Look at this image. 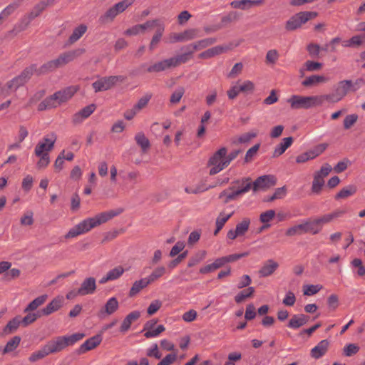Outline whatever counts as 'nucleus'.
Instances as JSON below:
<instances>
[{"instance_id":"nucleus-43","label":"nucleus","mask_w":365,"mask_h":365,"mask_svg":"<svg viewBox=\"0 0 365 365\" xmlns=\"http://www.w3.org/2000/svg\"><path fill=\"white\" fill-rule=\"evenodd\" d=\"M206 254L207 252L205 250L198 251L189 259L187 267H192L199 264L205 258Z\"/></svg>"},{"instance_id":"nucleus-4","label":"nucleus","mask_w":365,"mask_h":365,"mask_svg":"<svg viewBox=\"0 0 365 365\" xmlns=\"http://www.w3.org/2000/svg\"><path fill=\"white\" fill-rule=\"evenodd\" d=\"M287 103L290 104L292 109L297 110L320 106L324 103V101L322 95L312 96L293 95L287 99Z\"/></svg>"},{"instance_id":"nucleus-17","label":"nucleus","mask_w":365,"mask_h":365,"mask_svg":"<svg viewBox=\"0 0 365 365\" xmlns=\"http://www.w3.org/2000/svg\"><path fill=\"white\" fill-rule=\"evenodd\" d=\"M63 302V297H56L44 308L40 309V313L42 314V316H48L52 313L58 311L62 307Z\"/></svg>"},{"instance_id":"nucleus-55","label":"nucleus","mask_w":365,"mask_h":365,"mask_svg":"<svg viewBox=\"0 0 365 365\" xmlns=\"http://www.w3.org/2000/svg\"><path fill=\"white\" fill-rule=\"evenodd\" d=\"M275 215L276 212L274 210H269L260 214L259 220L264 224L268 223L274 219Z\"/></svg>"},{"instance_id":"nucleus-16","label":"nucleus","mask_w":365,"mask_h":365,"mask_svg":"<svg viewBox=\"0 0 365 365\" xmlns=\"http://www.w3.org/2000/svg\"><path fill=\"white\" fill-rule=\"evenodd\" d=\"M232 185H235V188L237 187V189L235 190L237 192H239L240 195L247 192L251 189L253 190V182L250 177L234 180L232 182Z\"/></svg>"},{"instance_id":"nucleus-2","label":"nucleus","mask_w":365,"mask_h":365,"mask_svg":"<svg viewBox=\"0 0 365 365\" xmlns=\"http://www.w3.org/2000/svg\"><path fill=\"white\" fill-rule=\"evenodd\" d=\"M86 52L83 48H78L58 56L56 59L48 61L38 68L37 76L45 75L56 71L57 68L64 66L74 59L81 56Z\"/></svg>"},{"instance_id":"nucleus-37","label":"nucleus","mask_w":365,"mask_h":365,"mask_svg":"<svg viewBox=\"0 0 365 365\" xmlns=\"http://www.w3.org/2000/svg\"><path fill=\"white\" fill-rule=\"evenodd\" d=\"M229 190H232V192L231 193H227V190H225L222 192H221L219 195L220 199H222L225 197L224 203H225V204L229 202L231 200H236L237 198V197L240 196L239 192H237L235 190V185H232V186L230 187Z\"/></svg>"},{"instance_id":"nucleus-33","label":"nucleus","mask_w":365,"mask_h":365,"mask_svg":"<svg viewBox=\"0 0 365 365\" xmlns=\"http://www.w3.org/2000/svg\"><path fill=\"white\" fill-rule=\"evenodd\" d=\"M165 31V25H160L159 28L156 29L155 34L153 35L150 45H149V49L150 51H153L160 43L161 38L163 35V33Z\"/></svg>"},{"instance_id":"nucleus-31","label":"nucleus","mask_w":365,"mask_h":365,"mask_svg":"<svg viewBox=\"0 0 365 365\" xmlns=\"http://www.w3.org/2000/svg\"><path fill=\"white\" fill-rule=\"evenodd\" d=\"M357 191V187L355 185H349L343 187L334 197L335 200L345 199L353 195Z\"/></svg>"},{"instance_id":"nucleus-36","label":"nucleus","mask_w":365,"mask_h":365,"mask_svg":"<svg viewBox=\"0 0 365 365\" xmlns=\"http://www.w3.org/2000/svg\"><path fill=\"white\" fill-rule=\"evenodd\" d=\"M21 338L19 336H15L7 341L6 346L1 351L2 354H6L14 351L19 345Z\"/></svg>"},{"instance_id":"nucleus-29","label":"nucleus","mask_w":365,"mask_h":365,"mask_svg":"<svg viewBox=\"0 0 365 365\" xmlns=\"http://www.w3.org/2000/svg\"><path fill=\"white\" fill-rule=\"evenodd\" d=\"M47 298H48L47 294H43V295H41V296L36 297L26 306V307L24 310V313L30 312L37 309L40 306H41L42 304H43L45 303Z\"/></svg>"},{"instance_id":"nucleus-57","label":"nucleus","mask_w":365,"mask_h":365,"mask_svg":"<svg viewBox=\"0 0 365 365\" xmlns=\"http://www.w3.org/2000/svg\"><path fill=\"white\" fill-rule=\"evenodd\" d=\"M357 120L358 115L356 114L346 115L344 120V129H350L356 123Z\"/></svg>"},{"instance_id":"nucleus-40","label":"nucleus","mask_w":365,"mask_h":365,"mask_svg":"<svg viewBox=\"0 0 365 365\" xmlns=\"http://www.w3.org/2000/svg\"><path fill=\"white\" fill-rule=\"evenodd\" d=\"M324 185V180L319 175H314V179L312 185V192L316 195L321 193L322 187Z\"/></svg>"},{"instance_id":"nucleus-44","label":"nucleus","mask_w":365,"mask_h":365,"mask_svg":"<svg viewBox=\"0 0 365 365\" xmlns=\"http://www.w3.org/2000/svg\"><path fill=\"white\" fill-rule=\"evenodd\" d=\"M118 14V13L116 11L115 7L113 6L103 15H102L100 17L99 21L102 24H106L109 21H112Z\"/></svg>"},{"instance_id":"nucleus-15","label":"nucleus","mask_w":365,"mask_h":365,"mask_svg":"<svg viewBox=\"0 0 365 365\" xmlns=\"http://www.w3.org/2000/svg\"><path fill=\"white\" fill-rule=\"evenodd\" d=\"M96 106L94 103L90 104L73 115L72 122L73 124H79L84 119L88 118L96 110Z\"/></svg>"},{"instance_id":"nucleus-3","label":"nucleus","mask_w":365,"mask_h":365,"mask_svg":"<svg viewBox=\"0 0 365 365\" xmlns=\"http://www.w3.org/2000/svg\"><path fill=\"white\" fill-rule=\"evenodd\" d=\"M85 336L83 333H75L69 336H58L53 337L44 344L48 354L62 351L66 347L73 346Z\"/></svg>"},{"instance_id":"nucleus-11","label":"nucleus","mask_w":365,"mask_h":365,"mask_svg":"<svg viewBox=\"0 0 365 365\" xmlns=\"http://www.w3.org/2000/svg\"><path fill=\"white\" fill-rule=\"evenodd\" d=\"M96 289V279L93 277L86 278L77 290V294L80 296L92 294Z\"/></svg>"},{"instance_id":"nucleus-34","label":"nucleus","mask_w":365,"mask_h":365,"mask_svg":"<svg viewBox=\"0 0 365 365\" xmlns=\"http://www.w3.org/2000/svg\"><path fill=\"white\" fill-rule=\"evenodd\" d=\"M37 65L34 63L26 67L19 76L21 80L26 83L34 74L37 76Z\"/></svg>"},{"instance_id":"nucleus-61","label":"nucleus","mask_w":365,"mask_h":365,"mask_svg":"<svg viewBox=\"0 0 365 365\" xmlns=\"http://www.w3.org/2000/svg\"><path fill=\"white\" fill-rule=\"evenodd\" d=\"M150 98L151 95L147 94L145 96L140 98L138 103L133 107L138 112H139L140 110L144 108L148 105Z\"/></svg>"},{"instance_id":"nucleus-6","label":"nucleus","mask_w":365,"mask_h":365,"mask_svg":"<svg viewBox=\"0 0 365 365\" xmlns=\"http://www.w3.org/2000/svg\"><path fill=\"white\" fill-rule=\"evenodd\" d=\"M351 80L339 81L334 88V92L330 94L322 95L324 102L336 103L341 101L351 91Z\"/></svg>"},{"instance_id":"nucleus-62","label":"nucleus","mask_w":365,"mask_h":365,"mask_svg":"<svg viewBox=\"0 0 365 365\" xmlns=\"http://www.w3.org/2000/svg\"><path fill=\"white\" fill-rule=\"evenodd\" d=\"M307 50L312 57H318L319 55L321 47L317 43H311L307 45Z\"/></svg>"},{"instance_id":"nucleus-13","label":"nucleus","mask_w":365,"mask_h":365,"mask_svg":"<svg viewBox=\"0 0 365 365\" xmlns=\"http://www.w3.org/2000/svg\"><path fill=\"white\" fill-rule=\"evenodd\" d=\"M175 68L172 57L155 62L147 68L148 73H159L168 69Z\"/></svg>"},{"instance_id":"nucleus-19","label":"nucleus","mask_w":365,"mask_h":365,"mask_svg":"<svg viewBox=\"0 0 365 365\" xmlns=\"http://www.w3.org/2000/svg\"><path fill=\"white\" fill-rule=\"evenodd\" d=\"M309 316L299 314H294L289 319L287 327L290 329H297L305 325L309 320Z\"/></svg>"},{"instance_id":"nucleus-1","label":"nucleus","mask_w":365,"mask_h":365,"mask_svg":"<svg viewBox=\"0 0 365 365\" xmlns=\"http://www.w3.org/2000/svg\"><path fill=\"white\" fill-rule=\"evenodd\" d=\"M121 212L122 210H109L108 212H101L93 217L87 218L70 229L65 235L64 237L67 240L86 233L92 228L105 223L113 217L118 215Z\"/></svg>"},{"instance_id":"nucleus-64","label":"nucleus","mask_w":365,"mask_h":365,"mask_svg":"<svg viewBox=\"0 0 365 365\" xmlns=\"http://www.w3.org/2000/svg\"><path fill=\"white\" fill-rule=\"evenodd\" d=\"M177 359L176 354L166 355L157 365H170Z\"/></svg>"},{"instance_id":"nucleus-26","label":"nucleus","mask_w":365,"mask_h":365,"mask_svg":"<svg viewBox=\"0 0 365 365\" xmlns=\"http://www.w3.org/2000/svg\"><path fill=\"white\" fill-rule=\"evenodd\" d=\"M345 213H346V210H336L331 213L324 215L316 219V222H318L319 225H322L323 224H327V223L331 222L334 219L340 217Z\"/></svg>"},{"instance_id":"nucleus-52","label":"nucleus","mask_w":365,"mask_h":365,"mask_svg":"<svg viewBox=\"0 0 365 365\" xmlns=\"http://www.w3.org/2000/svg\"><path fill=\"white\" fill-rule=\"evenodd\" d=\"M19 4L13 3L7 6L0 14V21L2 19H6L19 7Z\"/></svg>"},{"instance_id":"nucleus-60","label":"nucleus","mask_w":365,"mask_h":365,"mask_svg":"<svg viewBox=\"0 0 365 365\" xmlns=\"http://www.w3.org/2000/svg\"><path fill=\"white\" fill-rule=\"evenodd\" d=\"M135 0H123L117 4H115L113 6L115 7L116 11L120 14L124 11L128 6L133 4Z\"/></svg>"},{"instance_id":"nucleus-25","label":"nucleus","mask_w":365,"mask_h":365,"mask_svg":"<svg viewBox=\"0 0 365 365\" xmlns=\"http://www.w3.org/2000/svg\"><path fill=\"white\" fill-rule=\"evenodd\" d=\"M55 0H41L33 8L31 12L29 13L30 19L33 20L38 17L46 9L48 6L52 5Z\"/></svg>"},{"instance_id":"nucleus-48","label":"nucleus","mask_w":365,"mask_h":365,"mask_svg":"<svg viewBox=\"0 0 365 365\" xmlns=\"http://www.w3.org/2000/svg\"><path fill=\"white\" fill-rule=\"evenodd\" d=\"M181 33H182L183 41H190V40H192L195 38L200 36V35L199 34L200 31L197 29H187Z\"/></svg>"},{"instance_id":"nucleus-12","label":"nucleus","mask_w":365,"mask_h":365,"mask_svg":"<svg viewBox=\"0 0 365 365\" xmlns=\"http://www.w3.org/2000/svg\"><path fill=\"white\" fill-rule=\"evenodd\" d=\"M102 341V336L100 334H96L88 339L80 347L77 349L78 354H82L88 351L92 350L98 346Z\"/></svg>"},{"instance_id":"nucleus-9","label":"nucleus","mask_w":365,"mask_h":365,"mask_svg":"<svg viewBox=\"0 0 365 365\" xmlns=\"http://www.w3.org/2000/svg\"><path fill=\"white\" fill-rule=\"evenodd\" d=\"M277 178L272 175H262L257 178L253 182V191L256 192L259 189H266L275 185Z\"/></svg>"},{"instance_id":"nucleus-10","label":"nucleus","mask_w":365,"mask_h":365,"mask_svg":"<svg viewBox=\"0 0 365 365\" xmlns=\"http://www.w3.org/2000/svg\"><path fill=\"white\" fill-rule=\"evenodd\" d=\"M53 139H49L48 138H44L43 139V142H39L36 148H35V155L36 156H41L44 154V153H48L51 151L54 146L55 141L56 140V136L54 133H52Z\"/></svg>"},{"instance_id":"nucleus-21","label":"nucleus","mask_w":365,"mask_h":365,"mask_svg":"<svg viewBox=\"0 0 365 365\" xmlns=\"http://www.w3.org/2000/svg\"><path fill=\"white\" fill-rule=\"evenodd\" d=\"M119 307V303L115 297L110 298L106 303L104 307L99 311V316L103 314L111 315L115 312Z\"/></svg>"},{"instance_id":"nucleus-47","label":"nucleus","mask_w":365,"mask_h":365,"mask_svg":"<svg viewBox=\"0 0 365 365\" xmlns=\"http://www.w3.org/2000/svg\"><path fill=\"white\" fill-rule=\"evenodd\" d=\"M304 223L294 225L293 227H289L287 230L285 235L288 237H292L294 235H301L302 234H304Z\"/></svg>"},{"instance_id":"nucleus-58","label":"nucleus","mask_w":365,"mask_h":365,"mask_svg":"<svg viewBox=\"0 0 365 365\" xmlns=\"http://www.w3.org/2000/svg\"><path fill=\"white\" fill-rule=\"evenodd\" d=\"M185 93L183 87H179L171 95L170 101L172 103H178L180 102Z\"/></svg>"},{"instance_id":"nucleus-22","label":"nucleus","mask_w":365,"mask_h":365,"mask_svg":"<svg viewBox=\"0 0 365 365\" xmlns=\"http://www.w3.org/2000/svg\"><path fill=\"white\" fill-rule=\"evenodd\" d=\"M21 324L20 321V316H16L12 319L9 320L6 325L3 328L1 336H7L14 333Z\"/></svg>"},{"instance_id":"nucleus-56","label":"nucleus","mask_w":365,"mask_h":365,"mask_svg":"<svg viewBox=\"0 0 365 365\" xmlns=\"http://www.w3.org/2000/svg\"><path fill=\"white\" fill-rule=\"evenodd\" d=\"M322 289V286L319 284L314 285H306L304 286V294L311 296L317 294Z\"/></svg>"},{"instance_id":"nucleus-38","label":"nucleus","mask_w":365,"mask_h":365,"mask_svg":"<svg viewBox=\"0 0 365 365\" xmlns=\"http://www.w3.org/2000/svg\"><path fill=\"white\" fill-rule=\"evenodd\" d=\"M240 14L237 11L229 12L227 15L222 17L220 24L221 28L227 26L229 24L237 21L240 19Z\"/></svg>"},{"instance_id":"nucleus-54","label":"nucleus","mask_w":365,"mask_h":365,"mask_svg":"<svg viewBox=\"0 0 365 365\" xmlns=\"http://www.w3.org/2000/svg\"><path fill=\"white\" fill-rule=\"evenodd\" d=\"M250 221L245 218L236 225L235 231L240 236L243 235L249 229Z\"/></svg>"},{"instance_id":"nucleus-32","label":"nucleus","mask_w":365,"mask_h":365,"mask_svg":"<svg viewBox=\"0 0 365 365\" xmlns=\"http://www.w3.org/2000/svg\"><path fill=\"white\" fill-rule=\"evenodd\" d=\"M226 48L221 46H217L215 47H212L211 48H209L199 54V58H210L215 56L220 55L225 52L226 51Z\"/></svg>"},{"instance_id":"nucleus-24","label":"nucleus","mask_w":365,"mask_h":365,"mask_svg":"<svg viewBox=\"0 0 365 365\" xmlns=\"http://www.w3.org/2000/svg\"><path fill=\"white\" fill-rule=\"evenodd\" d=\"M293 141L294 138L292 137L283 138L280 143H279L274 148L272 157L277 158L282 155L286 150L292 145Z\"/></svg>"},{"instance_id":"nucleus-23","label":"nucleus","mask_w":365,"mask_h":365,"mask_svg":"<svg viewBox=\"0 0 365 365\" xmlns=\"http://www.w3.org/2000/svg\"><path fill=\"white\" fill-rule=\"evenodd\" d=\"M140 317V312L139 311H133L129 313L125 318L123 319L121 326L120 327V331L125 333L130 328L132 323L138 320Z\"/></svg>"},{"instance_id":"nucleus-41","label":"nucleus","mask_w":365,"mask_h":365,"mask_svg":"<svg viewBox=\"0 0 365 365\" xmlns=\"http://www.w3.org/2000/svg\"><path fill=\"white\" fill-rule=\"evenodd\" d=\"M255 292V288L249 287L248 288L240 292L235 297V301L236 303L240 304L245 301L247 298H250L253 296Z\"/></svg>"},{"instance_id":"nucleus-49","label":"nucleus","mask_w":365,"mask_h":365,"mask_svg":"<svg viewBox=\"0 0 365 365\" xmlns=\"http://www.w3.org/2000/svg\"><path fill=\"white\" fill-rule=\"evenodd\" d=\"M328 144L327 143H321L317 145H316L312 149L308 150L309 154L311 156V159H314L316 157L321 155L322 153L324 152V150L327 148Z\"/></svg>"},{"instance_id":"nucleus-28","label":"nucleus","mask_w":365,"mask_h":365,"mask_svg":"<svg viewBox=\"0 0 365 365\" xmlns=\"http://www.w3.org/2000/svg\"><path fill=\"white\" fill-rule=\"evenodd\" d=\"M88 27L86 24H80L78 26L75 28L73 33L68 38V42L70 44H73L78 41L83 34L87 31Z\"/></svg>"},{"instance_id":"nucleus-46","label":"nucleus","mask_w":365,"mask_h":365,"mask_svg":"<svg viewBox=\"0 0 365 365\" xmlns=\"http://www.w3.org/2000/svg\"><path fill=\"white\" fill-rule=\"evenodd\" d=\"M48 355L49 354L43 345L41 349L32 353L29 356V360L30 362H36V361L42 359Z\"/></svg>"},{"instance_id":"nucleus-8","label":"nucleus","mask_w":365,"mask_h":365,"mask_svg":"<svg viewBox=\"0 0 365 365\" xmlns=\"http://www.w3.org/2000/svg\"><path fill=\"white\" fill-rule=\"evenodd\" d=\"M125 77L123 76H110L103 77L93 83L92 86L96 93L107 91L111 88L118 81H123Z\"/></svg>"},{"instance_id":"nucleus-18","label":"nucleus","mask_w":365,"mask_h":365,"mask_svg":"<svg viewBox=\"0 0 365 365\" xmlns=\"http://www.w3.org/2000/svg\"><path fill=\"white\" fill-rule=\"evenodd\" d=\"M329 346L327 339L322 340L317 346L311 349L310 355L315 359H319L326 354Z\"/></svg>"},{"instance_id":"nucleus-5","label":"nucleus","mask_w":365,"mask_h":365,"mask_svg":"<svg viewBox=\"0 0 365 365\" xmlns=\"http://www.w3.org/2000/svg\"><path fill=\"white\" fill-rule=\"evenodd\" d=\"M318 16L316 11H300L291 16L285 24V29L287 31H295L299 29L309 20L313 19Z\"/></svg>"},{"instance_id":"nucleus-42","label":"nucleus","mask_w":365,"mask_h":365,"mask_svg":"<svg viewBox=\"0 0 365 365\" xmlns=\"http://www.w3.org/2000/svg\"><path fill=\"white\" fill-rule=\"evenodd\" d=\"M166 272V269L164 266H160L156 267L152 273L146 277L148 280L149 279V282L152 284L155 281L158 280L160 277H162Z\"/></svg>"},{"instance_id":"nucleus-59","label":"nucleus","mask_w":365,"mask_h":365,"mask_svg":"<svg viewBox=\"0 0 365 365\" xmlns=\"http://www.w3.org/2000/svg\"><path fill=\"white\" fill-rule=\"evenodd\" d=\"M162 307V302L159 299L153 301L147 309V313L151 316L155 314Z\"/></svg>"},{"instance_id":"nucleus-50","label":"nucleus","mask_w":365,"mask_h":365,"mask_svg":"<svg viewBox=\"0 0 365 365\" xmlns=\"http://www.w3.org/2000/svg\"><path fill=\"white\" fill-rule=\"evenodd\" d=\"M217 41L215 38H207L195 43L194 48H197L198 50H201L205 48L210 45L214 44Z\"/></svg>"},{"instance_id":"nucleus-7","label":"nucleus","mask_w":365,"mask_h":365,"mask_svg":"<svg viewBox=\"0 0 365 365\" xmlns=\"http://www.w3.org/2000/svg\"><path fill=\"white\" fill-rule=\"evenodd\" d=\"M227 153V149L222 147L210 157L208 161V165L212 166L209 172L210 175H214L227 167V165H222L224 161L226 160L225 155Z\"/></svg>"},{"instance_id":"nucleus-53","label":"nucleus","mask_w":365,"mask_h":365,"mask_svg":"<svg viewBox=\"0 0 365 365\" xmlns=\"http://www.w3.org/2000/svg\"><path fill=\"white\" fill-rule=\"evenodd\" d=\"M124 269L121 266H118L108 272L107 275L110 281L115 280L120 277L124 273Z\"/></svg>"},{"instance_id":"nucleus-27","label":"nucleus","mask_w":365,"mask_h":365,"mask_svg":"<svg viewBox=\"0 0 365 365\" xmlns=\"http://www.w3.org/2000/svg\"><path fill=\"white\" fill-rule=\"evenodd\" d=\"M150 283L149 282V279L146 277L140 279V280L135 281L128 293V295L130 297H133L136 294H138L143 289L145 288L147 286H148Z\"/></svg>"},{"instance_id":"nucleus-14","label":"nucleus","mask_w":365,"mask_h":365,"mask_svg":"<svg viewBox=\"0 0 365 365\" xmlns=\"http://www.w3.org/2000/svg\"><path fill=\"white\" fill-rule=\"evenodd\" d=\"M78 86H71L53 93V96L58 98V103H64L71 98L78 91Z\"/></svg>"},{"instance_id":"nucleus-63","label":"nucleus","mask_w":365,"mask_h":365,"mask_svg":"<svg viewBox=\"0 0 365 365\" xmlns=\"http://www.w3.org/2000/svg\"><path fill=\"white\" fill-rule=\"evenodd\" d=\"M359 351V346L355 344H349L344 348V354L346 356H351Z\"/></svg>"},{"instance_id":"nucleus-51","label":"nucleus","mask_w":365,"mask_h":365,"mask_svg":"<svg viewBox=\"0 0 365 365\" xmlns=\"http://www.w3.org/2000/svg\"><path fill=\"white\" fill-rule=\"evenodd\" d=\"M173 61L174 63L175 67H178L181 63H185L192 58L190 56V52L189 53H183L180 55H178L176 56L172 57Z\"/></svg>"},{"instance_id":"nucleus-39","label":"nucleus","mask_w":365,"mask_h":365,"mask_svg":"<svg viewBox=\"0 0 365 365\" xmlns=\"http://www.w3.org/2000/svg\"><path fill=\"white\" fill-rule=\"evenodd\" d=\"M28 314L26 315L24 317H21L20 316V321L23 327H26L29 326V324L34 323L36 321L38 318H40L42 317V314L40 313V310H38L36 313H31L27 312Z\"/></svg>"},{"instance_id":"nucleus-30","label":"nucleus","mask_w":365,"mask_h":365,"mask_svg":"<svg viewBox=\"0 0 365 365\" xmlns=\"http://www.w3.org/2000/svg\"><path fill=\"white\" fill-rule=\"evenodd\" d=\"M135 140L137 145L141 148L143 153H147L150 149V141L143 132H139L135 135Z\"/></svg>"},{"instance_id":"nucleus-35","label":"nucleus","mask_w":365,"mask_h":365,"mask_svg":"<svg viewBox=\"0 0 365 365\" xmlns=\"http://www.w3.org/2000/svg\"><path fill=\"white\" fill-rule=\"evenodd\" d=\"M327 81V78H325L324 76L312 75L303 81L302 84L305 87H311L319 83H324Z\"/></svg>"},{"instance_id":"nucleus-45","label":"nucleus","mask_w":365,"mask_h":365,"mask_svg":"<svg viewBox=\"0 0 365 365\" xmlns=\"http://www.w3.org/2000/svg\"><path fill=\"white\" fill-rule=\"evenodd\" d=\"M304 232L305 233L309 232L313 235L317 234L321 228L318 227L319 224L318 222H316V219L313 221H306L304 222Z\"/></svg>"},{"instance_id":"nucleus-20","label":"nucleus","mask_w":365,"mask_h":365,"mask_svg":"<svg viewBox=\"0 0 365 365\" xmlns=\"http://www.w3.org/2000/svg\"><path fill=\"white\" fill-rule=\"evenodd\" d=\"M279 267L278 262L273 259L267 260L259 270L260 277H267L272 275Z\"/></svg>"}]
</instances>
